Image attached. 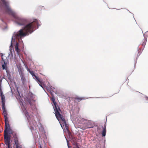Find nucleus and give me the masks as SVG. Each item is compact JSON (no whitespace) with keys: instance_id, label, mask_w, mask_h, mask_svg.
Wrapping results in <instances>:
<instances>
[{"instance_id":"obj_1","label":"nucleus","mask_w":148,"mask_h":148,"mask_svg":"<svg viewBox=\"0 0 148 148\" xmlns=\"http://www.w3.org/2000/svg\"><path fill=\"white\" fill-rule=\"evenodd\" d=\"M15 22L19 25H25L22 29L13 34L11 41V45L10 47L9 50L10 51L12 50V48L13 47L12 42L15 41V39H21L22 38L28 36L29 34L33 32L35 29L38 28V26L40 25L38 24V21L36 19H35L33 22L28 23L26 19L17 17Z\"/></svg>"},{"instance_id":"obj_2","label":"nucleus","mask_w":148,"mask_h":148,"mask_svg":"<svg viewBox=\"0 0 148 148\" xmlns=\"http://www.w3.org/2000/svg\"><path fill=\"white\" fill-rule=\"evenodd\" d=\"M51 100L53 103L54 106V109L55 110V116L57 119L58 120L60 123H62L64 126H65L66 129L69 130L68 125L66 124V121L64 117L63 116L60 114L61 111L60 108L57 105L56 102L55 101V99L53 97L51 98Z\"/></svg>"},{"instance_id":"obj_3","label":"nucleus","mask_w":148,"mask_h":148,"mask_svg":"<svg viewBox=\"0 0 148 148\" xmlns=\"http://www.w3.org/2000/svg\"><path fill=\"white\" fill-rule=\"evenodd\" d=\"M5 129L4 131L5 143L7 146V148H10V136L8 135L7 133L8 130L10 128L8 119H5Z\"/></svg>"},{"instance_id":"obj_4","label":"nucleus","mask_w":148,"mask_h":148,"mask_svg":"<svg viewBox=\"0 0 148 148\" xmlns=\"http://www.w3.org/2000/svg\"><path fill=\"white\" fill-rule=\"evenodd\" d=\"M2 102V110L3 111V113L4 116V119H8L7 117L8 114L7 111L5 108V97H2L1 98Z\"/></svg>"},{"instance_id":"obj_5","label":"nucleus","mask_w":148,"mask_h":148,"mask_svg":"<svg viewBox=\"0 0 148 148\" xmlns=\"http://www.w3.org/2000/svg\"><path fill=\"white\" fill-rule=\"evenodd\" d=\"M33 77L37 82L40 86L44 89V88L45 85L42 82V80L40 79L38 77L35 75Z\"/></svg>"},{"instance_id":"obj_6","label":"nucleus","mask_w":148,"mask_h":148,"mask_svg":"<svg viewBox=\"0 0 148 148\" xmlns=\"http://www.w3.org/2000/svg\"><path fill=\"white\" fill-rule=\"evenodd\" d=\"M14 142L15 143V148H22V146L19 143L17 137L15 135L14 136Z\"/></svg>"},{"instance_id":"obj_7","label":"nucleus","mask_w":148,"mask_h":148,"mask_svg":"<svg viewBox=\"0 0 148 148\" xmlns=\"http://www.w3.org/2000/svg\"><path fill=\"white\" fill-rule=\"evenodd\" d=\"M102 128H103V130L102 131L101 134L103 137L105 136H106V124H104V127L102 126Z\"/></svg>"},{"instance_id":"obj_8","label":"nucleus","mask_w":148,"mask_h":148,"mask_svg":"<svg viewBox=\"0 0 148 148\" xmlns=\"http://www.w3.org/2000/svg\"><path fill=\"white\" fill-rule=\"evenodd\" d=\"M18 46L19 44L18 42H16V44L15 46V51L17 52V53L18 54H19V52H20V50L18 48Z\"/></svg>"},{"instance_id":"obj_9","label":"nucleus","mask_w":148,"mask_h":148,"mask_svg":"<svg viewBox=\"0 0 148 148\" xmlns=\"http://www.w3.org/2000/svg\"><path fill=\"white\" fill-rule=\"evenodd\" d=\"M9 132L10 134H12L14 138V135H15L16 137H17L16 134L14 132H13L12 130L10 129V128L8 130L7 132Z\"/></svg>"},{"instance_id":"obj_10","label":"nucleus","mask_w":148,"mask_h":148,"mask_svg":"<svg viewBox=\"0 0 148 148\" xmlns=\"http://www.w3.org/2000/svg\"><path fill=\"white\" fill-rule=\"evenodd\" d=\"M22 108L24 113H25V115L27 117V118H28V117L29 116V113L27 111L25 108L24 107L23 108L22 107Z\"/></svg>"},{"instance_id":"obj_11","label":"nucleus","mask_w":148,"mask_h":148,"mask_svg":"<svg viewBox=\"0 0 148 148\" xmlns=\"http://www.w3.org/2000/svg\"><path fill=\"white\" fill-rule=\"evenodd\" d=\"M21 81L22 83L24 85L26 81L25 78L24 77V75L23 74H21Z\"/></svg>"},{"instance_id":"obj_12","label":"nucleus","mask_w":148,"mask_h":148,"mask_svg":"<svg viewBox=\"0 0 148 148\" xmlns=\"http://www.w3.org/2000/svg\"><path fill=\"white\" fill-rule=\"evenodd\" d=\"M1 81L0 80V96L1 98L5 97L1 88Z\"/></svg>"},{"instance_id":"obj_13","label":"nucleus","mask_w":148,"mask_h":148,"mask_svg":"<svg viewBox=\"0 0 148 148\" xmlns=\"http://www.w3.org/2000/svg\"><path fill=\"white\" fill-rule=\"evenodd\" d=\"M27 70L29 71V72L33 76V77L35 74H34V72L33 71H31L28 68H27Z\"/></svg>"},{"instance_id":"obj_14","label":"nucleus","mask_w":148,"mask_h":148,"mask_svg":"<svg viewBox=\"0 0 148 148\" xmlns=\"http://www.w3.org/2000/svg\"><path fill=\"white\" fill-rule=\"evenodd\" d=\"M2 69L3 70H5L6 71H7V67L6 64L4 63V64H3L2 65Z\"/></svg>"},{"instance_id":"obj_15","label":"nucleus","mask_w":148,"mask_h":148,"mask_svg":"<svg viewBox=\"0 0 148 148\" xmlns=\"http://www.w3.org/2000/svg\"><path fill=\"white\" fill-rule=\"evenodd\" d=\"M74 99L77 101L78 102H79L80 101H81L83 99L82 98L79 97H76L74 98Z\"/></svg>"},{"instance_id":"obj_16","label":"nucleus","mask_w":148,"mask_h":148,"mask_svg":"<svg viewBox=\"0 0 148 148\" xmlns=\"http://www.w3.org/2000/svg\"><path fill=\"white\" fill-rule=\"evenodd\" d=\"M3 4L5 5L6 6V7H7L8 6V2H6L5 0H4L3 1Z\"/></svg>"},{"instance_id":"obj_17","label":"nucleus","mask_w":148,"mask_h":148,"mask_svg":"<svg viewBox=\"0 0 148 148\" xmlns=\"http://www.w3.org/2000/svg\"><path fill=\"white\" fill-rule=\"evenodd\" d=\"M8 11H10V12H11V11L10 9L8 7Z\"/></svg>"},{"instance_id":"obj_18","label":"nucleus","mask_w":148,"mask_h":148,"mask_svg":"<svg viewBox=\"0 0 148 148\" xmlns=\"http://www.w3.org/2000/svg\"><path fill=\"white\" fill-rule=\"evenodd\" d=\"M84 121H87V120L86 119H84Z\"/></svg>"},{"instance_id":"obj_19","label":"nucleus","mask_w":148,"mask_h":148,"mask_svg":"<svg viewBox=\"0 0 148 148\" xmlns=\"http://www.w3.org/2000/svg\"><path fill=\"white\" fill-rule=\"evenodd\" d=\"M40 148H42V147H41L40 145Z\"/></svg>"},{"instance_id":"obj_20","label":"nucleus","mask_w":148,"mask_h":148,"mask_svg":"<svg viewBox=\"0 0 148 148\" xmlns=\"http://www.w3.org/2000/svg\"><path fill=\"white\" fill-rule=\"evenodd\" d=\"M98 129H99V127H97V131H98Z\"/></svg>"},{"instance_id":"obj_21","label":"nucleus","mask_w":148,"mask_h":148,"mask_svg":"<svg viewBox=\"0 0 148 148\" xmlns=\"http://www.w3.org/2000/svg\"><path fill=\"white\" fill-rule=\"evenodd\" d=\"M60 125H61V126L62 127V125L61 124H60Z\"/></svg>"}]
</instances>
